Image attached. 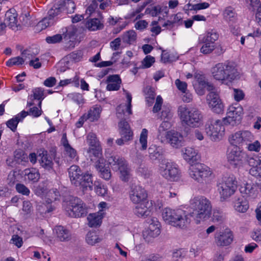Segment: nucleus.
Returning <instances> with one entry per match:
<instances>
[{"mask_svg":"<svg viewBox=\"0 0 261 261\" xmlns=\"http://www.w3.org/2000/svg\"><path fill=\"white\" fill-rule=\"evenodd\" d=\"M190 207L193 211L191 213V216L197 224L199 223L201 221L208 219L211 215V202L204 196H199L191 199L190 201Z\"/></svg>","mask_w":261,"mask_h":261,"instance_id":"1","label":"nucleus"},{"mask_svg":"<svg viewBox=\"0 0 261 261\" xmlns=\"http://www.w3.org/2000/svg\"><path fill=\"white\" fill-rule=\"evenodd\" d=\"M162 217L163 220L170 225L180 228H187L191 222V213L181 210H172L165 208L163 210Z\"/></svg>","mask_w":261,"mask_h":261,"instance_id":"2","label":"nucleus"},{"mask_svg":"<svg viewBox=\"0 0 261 261\" xmlns=\"http://www.w3.org/2000/svg\"><path fill=\"white\" fill-rule=\"evenodd\" d=\"M177 113L183 126L196 127L202 123V112L196 107L180 106L178 108Z\"/></svg>","mask_w":261,"mask_h":261,"instance_id":"3","label":"nucleus"},{"mask_svg":"<svg viewBox=\"0 0 261 261\" xmlns=\"http://www.w3.org/2000/svg\"><path fill=\"white\" fill-rule=\"evenodd\" d=\"M238 182L233 174H226L219 179L217 183V191L221 201H226L234 194Z\"/></svg>","mask_w":261,"mask_h":261,"instance_id":"4","label":"nucleus"},{"mask_svg":"<svg viewBox=\"0 0 261 261\" xmlns=\"http://www.w3.org/2000/svg\"><path fill=\"white\" fill-rule=\"evenodd\" d=\"M107 161L111 169L119 173V177L123 181H128L131 175L130 169L124 158L118 154H113L107 156Z\"/></svg>","mask_w":261,"mask_h":261,"instance_id":"5","label":"nucleus"},{"mask_svg":"<svg viewBox=\"0 0 261 261\" xmlns=\"http://www.w3.org/2000/svg\"><path fill=\"white\" fill-rule=\"evenodd\" d=\"M224 125L222 119H210L205 124V132L212 141H220L224 135Z\"/></svg>","mask_w":261,"mask_h":261,"instance_id":"6","label":"nucleus"},{"mask_svg":"<svg viewBox=\"0 0 261 261\" xmlns=\"http://www.w3.org/2000/svg\"><path fill=\"white\" fill-rule=\"evenodd\" d=\"M202 85L210 91L206 97L209 107L216 113L220 114L224 110V106L220 99L218 90L208 82H204Z\"/></svg>","mask_w":261,"mask_h":261,"instance_id":"7","label":"nucleus"},{"mask_svg":"<svg viewBox=\"0 0 261 261\" xmlns=\"http://www.w3.org/2000/svg\"><path fill=\"white\" fill-rule=\"evenodd\" d=\"M65 211L70 217H81L87 214L86 204L80 198L71 197L67 202Z\"/></svg>","mask_w":261,"mask_h":261,"instance_id":"8","label":"nucleus"},{"mask_svg":"<svg viewBox=\"0 0 261 261\" xmlns=\"http://www.w3.org/2000/svg\"><path fill=\"white\" fill-rule=\"evenodd\" d=\"M227 159L234 168H240L246 163L247 154L239 146H232L228 149Z\"/></svg>","mask_w":261,"mask_h":261,"instance_id":"9","label":"nucleus"},{"mask_svg":"<svg viewBox=\"0 0 261 261\" xmlns=\"http://www.w3.org/2000/svg\"><path fill=\"white\" fill-rule=\"evenodd\" d=\"M190 177L200 184L206 182L212 172L207 166L200 163L191 165L189 169Z\"/></svg>","mask_w":261,"mask_h":261,"instance_id":"10","label":"nucleus"},{"mask_svg":"<svg viewBox=\"0 0 261 261\" xmlns=\"http://www.w3.org/2000/svg\"><path fill=\"white\" fill-rule=\"evenodd\" d=\"M160 172L162 176L170 181L177 180L179 175L177 165L166 159L162 160Z\"/></svg>","mask_w":261,"mask_h":261,"instance_id":"11","label":"nucleus"},{"mask_svg":"<svg viewBox=\"0 0 261 261\" xmlns=\"http://www.w3.org/2000/svg\"><path fill=\"white\" fill-rule=\"evenodd\" d=\"M243 114V109L242 106L235 104L230 106L227 109V116L222 120L225 125L234 126L239 124Z\"/></svg>","mask_w":261,"mask_h":261,"instance_id":"12","label":"nucleus"},{"mask_svg":"<svg viewBox=\"0 0 261 261\" xmlns=\"http://www.w3.org/2000/svg\"><path fill=\"white\" fill-rule=\"evenodd\" d=\"M149 224L147 229L143 232L144 239L148 243L152 242L161 233L160 223L156 218H151Z\"/></svg>","mask_w":261,"mask_h":261,"instance_id":"13","label":"nucleus"},{"mask_svg":"<svg viewBox=\"0 0 261 261\" xmlns=\"http://www.w3.org/2000/svg\"><path fill=\"white\" fill-rule=\"evenodd\" d=\"M129 196L130 200L134 203L147 201L146 191L140 186H134L132 187Z\"/></svg>","mask_w":261,"mask_h":261,"instance_id":"14","label":"nucleus"},{"mask_svg":"<svg viewBox=\"0 0 261 261\" xmlns=\"http://www.w3.org/2000/svg\"><path fill=\"white\" fill-rule=\"evenodd\" d=\"M215 242L218 246H225L229 245L233 241V235L229 229L220 231L215 234Z\"/></svg>","mask_w":261,"mask_h":261,"instance_id":"15","label":"nucleus"},{"mask_svg":"<svg viewBox=\"0 0 261 261\" xmlns=\"http://www.w3.org/2000/svg\"><path fill=\"white\" fill-rule=\"evenodd\" d=\"M242 197L246 198H255L258 194L257 188L256 185L252 184H246L240 189Z\"/></svg>","mask_w":261,"mask_h":261,"instance_id":"16","label":"nucleus"},{"mask_svg":"<svg viewBox=\"0 0 261 261\" xmlns=\"http://www.w3.org/2000/svg\"><path fill=\"white\" fill-rule=\"evenodd\" d=\"M166 136L169 143L173 147L177 148L182 145L184 138L180 133L171 130L168 132Z\"/></svg>","mask_w":261,"mask_h":261,"instance_id":"17","label":"nucleus"},{"mask_svg":"<svg viewBox=\"0 0 261 261\" xmlns=\"http://www.w3.org/2000/svg\"><path fill=\"white\" fill-rule=\"evenodd\" d=\"M64 11L63 2L62 0H56L53 7L48 12V15L50 18H53L56 21Z\"/></svg>","mask_w":261,"mask_h":261,"instance_id":"18","label":"nucleus"},{"mask_svg":"<svg viewBox=\"0 0 261 261\" xmlns=\"http://www.w3.org/2000/svg\"><path fill=\"white\" fill-rule=\"evenodd\" d=\"M79 179V184L75 185V186H80L84 192L88 190H92L93 184L91 174L88 172L83 173L81 178Z\"/></svg>","mask_w":261,"mask_h":261,"instance_id":"19","label":"nucleus"},{"mask_svg":"<svg viewBox=\"0 0 261 261\" xmlns=\"http://www.w3.org/2000/svg\"><path fill=\"white\" fill-rule=\"evenodd\" d=\"M56 238L61 242H67L71 239V233L62 226H57L54 229Z\"/></svg>","mask_w":261,"mask_h":261,"instance_id":"20","label":"nucleus"},{"mask_svg":"<svg viewBox=\"0 0 261 261\" xmlns=\"http://www.w3.org/2000/svg\"><path fill=\"white\" fill-rule=\"evenodd\" d=\"M32 92L33 94L30 95L28 99L27 107L33 106L35 105L34 100L37 99L39 100L38 106L40 108L42 100L45 97L43 89L41 88H36L33 90Z\"/></svg>","mask_w":261,"mask_h":261,"instance_id":"21","label":"nucleus"},{"mask_svg":"<svg viewBox=\"0 0 261 261\" xmlns=\"http://www.w3.org/2000/svg\"><path fill=\"white\" fill-rule=\"evenodd\" d=\"M17 15L15 12H12L11 11H8L5 14V23L6 26L7 25L13 30H18L19 24L18 23L17 18Z\"/></svg>","mask_w":261,"mask_h":261,"instance_id":"22","label":"nucleus"},{"mask_svg":"<svg viewBox=\"0 0 261 261\" xmlns=\"http://www.w3.org/2000/svg\"><path fill=\"white\" fill-rule=\"evenodd\" d=\"M38 160L40 165L44 169L47 170L53 169V159L48 155L47 151L43 150L42 153H40L38 156Z\"/></svg>","mask_w":261,"mask_h":261,"instance_id":"23","label":"nucleus"},{"mask_svg":"<svg viewBox=\"0 0 261 261\" xmlns=\"http://www.w3.org/2000/svg\"><path fill=\"white\" fill-rule=\"evenodd\" d=\"M223 65L225 81L231 82L239 77V72L233 65L229 63H223Z\"/></svg>","mask_w":261,"mask_h":261,"instance_id":"24","label":"nucleus"},{"mask_svg":"<svg viewBox=\"0 0 261 261\" xmlns=\"http://www.w3.org/2000/svg\"><path fill=\"white\" fill-rule=\"evenodd\" d=\"M107 84L106 89L108 91H117L120 88L121 80L118 75H109L106 81Z\"/></svg>","mask_w":261,"mask_h":261,"instance_id":"25","label":"nucleus"},{"mask_svg":"<svg viewBox=\"0 0 261 261\" xmlns=\"http://www.w3.org/2000/svg\"><path fill=\"white\" fill-rule=\"evenodd\" d=\"M120 134L121 137L125 139V141H129L133 139V132L128 123L125 120L121 121L119 123Z\"/></svg>","mask_w":261,"mask_h":261,"instance_id":"26","label":"nucleus"},{"mask_svg":"<svg viewBox=\"0 0 261 261\" xmlns=\"http://www.w3.org/2000/svg\"><path fill=\"white\" fill-rule=\"evenodd\" d=\"M183 158L189 164L194 163L199 159L197 152L192 147H187L182 150Z\"/></svg>","mask_w":261,"mask_h":261,"instance_id":"27","label":"nucleus"},{"mask_svg":"<svg viewBox=\"0 0 261 261\" xmlns=\"http://www.w3.org/2000/svg\"><path fill=\"white\" fill-rule=\"evenodd\" d=\"M234 210L240 213L246 212L249 208V204L247 199L241 196L236 197L233 201Z\"/></svg>","mask_w":261,"mask_h":261,"instance_id":"28","label":"nucleus"},{"mask_svg":"<svg viewBox=\"0 0 261 261\" xmlns=\"http://www.w3.org/2000/svg\"><path fill=\"white\" fill-rule=\"evenodd\" d=\"M83 173L80 168L76 165H72L68 169V174L72 184L77 185L79 184V179L81 178Z\"/></svg>","mask_w":261,"mask_h":261,"instance_id":"29","label":"nucleus"},{"mask_svg":"<svg viewBox=\"0 0 261 261\" xmlns=\"http://www.w3.org/2000/svg\"><path fill=\"white\" fill-rule=\"evenodd\" d=\"M211 72L212 76L215 80L225 81L223 63H219L216 64L212 68Z\"/></svg>","mask_w":261,"mask_h":261,"instance_id":"30","label":"nucleus"},{"mask_svg":"<svg viewBox=\"0 0 261 261\" xmlns=\"http://www.w3.org/2000/svg\"><path fill=\"white\" fill-rule=\"evenodd\" d=\"M148 154L150 159L152 161L161 159L164 154V150L161 146L152 144L148 148Z\"/></svg>","mask_w":261,"mask_h":261,"instance_id":"31","label":"nucleus"},{"mask_svg":"<svg viewBox=\"0 0 261 261\" xmlns=\"http://www.w3.org/2000/svg\"><path fill=\"white\" fill-rule=\"evenodd\" d=\"M25 114V111H22L16 115L14 118L8 120L6 123L7 127L13 132H15L19 122L21 121L26 117Z\"/></svg>","mask_w":261,"mask_h":261,"instance_id":"32","label":"nucleus"},{"mask_svg":"<svg viewBox=\"0 0 261 261\" xmlns=\"http://www.w3.org/2000/svg\"><path fill=\"white\" fill-rule=\"evenodd\" d=\"M137 204L135 209L134 213L138 217H146L150 214V211L149 210L147 204L148 202L145 201L140 203H136Z\"/></svg>","mask_w":261,"mask_h":261,"instance_id":"33","label":"nucleus"},{"mask_svg":"<svg viewBox=\"0 0 261 261\" xmlns=\"http://www.w3.org/2000/svg\"><path fill=\"white\" fill-rule=\"evenodd\" d=\"M102 216L98 213L90 214L87 217L88 224L90 227H97L101 223Z\"/></svg>","mask_w":261,"mask_h":261,"instance_id":"34","label":"nucleus"},{"mask_svg":"<svg viewBox=\"0 0 261 261\" xmlns=\"http://www.w3.org/2000/svg\"><path fill=\"white\" fill-rule=\"evenodd\" d=\"M94 158L91 159V161L94 162L95 166L97 171H99L106 165V160L102 157L101 153L98 150H95L93 152Z\"/></svg>","mask_w":261,"mask_h":261,"instance_id":"35","label":"nucleus"},{"mask_svg":"<svg viewBox=\"0 0 261 261\" xmlns=\"http://www.w3.org/2000/svg\"><path fill=\"white\" fill-rule=\"evenodd\" d=\"M190 257L188 251L185 249L175 250L172 253V258L175 261H186Z\"/></svg>","mask_w":261,"mask_h":261,"instance_id":"36","label":"nucleus"},{"mask_svg":"<svg viewBox=\"0 0 261 261\" xmlns=\"http://www.w3.org/2000/svg\"><path fill=\"white\" fill-rule=\"evenodd\" d=\"M85 26L90 31L101 30L103 28V24L97 18L90 19L86 22Z\"/></svg>","mask_w":261,"mask_h":261,"instance_id":"37","label":"nucleus"},{"mask_svg":"<svg viewBox=\"0 0 261 261\" xmlns=\"http://www.w3.org/2000/svg\"><path fill=\"white\" fill-rule=\"evenodd\" d=\"M102 239V237L98 235L95 231L88 232L86 238V242L92 246L100 242Z\"/></svg>","mask_w":261,"mask_h":261,"instance_id":"38","label":"nucleus"},{"mask_svg":"<svg viewBox=\"0 0 261 261\" xmlns=\"http://www.w3.org/2000/svg\"><path fill=\"white\" fill-rule=\"evenodd\" d=\"M76 32L77 29L73 24L70 25L62 29L63 38L66 40H68L73 38L75 36Z\"/></svg>","mask_w":261,"mask_h":261,"instance_id":"39","label":"nucleus"},{"mask_svg":"<svg viewBox=\"0 0 261 261\" xmlns=\"http://www.w3.org/2000/svg\"><path fill=\"white\" fill-rule=\"evenodd\" d=\"M24 175L27 176L28 179L33 182H36L40 178V173L35 168L26 169L24 170Z\"/></svg>","mask_w":261,"mask_h":261,"instance_id":"40","label":"nucleus"},{"mask_svg":"<svg viewBox=\"0 0 261 261\" xmlns=\"http://www.w3.org/2000/svg\"><path fill=\"white\" fill-rule=\"evenodd\" d=\"M136 33L133 30H129L125 32L122 36V39L123 42L132 44L136 40Z\"/></svg>","mask_w":261,"mask_h":261,"instance_id":"41","label":"nucleus"},{"mask_svg":"<svg viewBox=\"0 0 261 261\" xmlns=\"http://www.w3.org/2000/svg\"><path fill=\"white\" fill-rule=\"evenodd\" d=\"M254 138L251 133L248 130L241 131V147L245 146L249 142L254 141Z\"/></svg>","mask_w":261,"mask_h":261,"instance_id":"42","label":"nucleus"},{"mask_svg":"<svg viewBox=\"0 0 261 261\" xmlns=\"http://www.w3.org/2000/svg\"><path fill=\"white\" fill-rule=\"evenodd\" d=\"M229 143L233 146H241V131L231 134L229 137Z\"/></svg>","mask_w":261,"mask_h":261,"instance_id":"43","label":"nucleus"},{"mask_svg":"<svg viewBox=\"0 0 261 261\" xmlns=\"http://www.w3.org/2000/svg\"><path fill=\"white\" fill-rule=\"evenodd\" d=\"M219 35L215 30L208 31L206 35L202 39V42H208L215 44V42L218 39Z\"/></svg>","mask_w":261,"mask_h":261,"instance_id":"44","label":"nucleus"},{"mask_svg":"<svg viewBox=\"0 0 261 261\" xmlns=\"http://www.w3.org/2000/svg\"><path fill=\"white\" fill-rule=\"evenodd\" d=\"M55 22V20L53 18H50L48 15L47 17H44L42 20L38 23L37 27L38 28H40L41 30H43L49 26L53 25Z\"/></svg>","mask_w":261,"mask_h":261,"instance_id":"45","label":"nucleus"},{"mask_svg":"<svg viewBox=\"0 0 261 261\" xmlns=\"http://www.w3.org/2000/svg\"><path fill=\"white\" fill-rule=\"evenodd\" d=\"M100 113V108L98 107L91 108L89 111L88 114V119L90 121H94L97 120L99 117Z\"/></svg>","mask_w":261,"mask_h":261,"instance_id":"46","label":"nucleus"},{"mask_svg":"<svg viewBox=\"0 0 261 261\" xmlns=\"http://www.w3.org/2000/svg\"><path fill=\"white\" fill-rule=\"evenodd\" d=\"M94 190L99 196H105L107 193V188L103 184L98 181H95L94 184Z\"/></svg>","mask_w":261,"mask_h":261,"instance_id":"47","label":"nucleus"},{"mask_svg":"<svg viewBox=\"0 0 261 261\" xmlns=\"http://www.w3.org/2000/svg\"><path fill=\"white\" fill-rule=\"evenodd\" d=\"M203 44L200 48V52L207 55L211 53L215 48V44L208 42H202Z\"/></svg>","mask_w":261,"mask_h":261,"instance_id":"48","label":"nucleus"},{"mask_svg":"<svg viewBox=\"0 0 261 261\" xmlns=\"http://www.w3.org/2000/svg\"><path fill=\"white\" fill-rule=\"evenodd\" d=\"M146 94V101L149 106H151L154 102L155 94L150 88H146L145 90Z\"/></svg>","mask_w":261,"mask_h":261,"instance_id":"49","label":"nucleus"},{"mask_svg":"<svg viewBox=\"0 0 261 261\" xmlns=\"http://www.w3.org/2000/svg\"><path fill=\"white\" fill-rule=\"evenodd\" d=\"M59 196V192L57 189H51L49 190L47 194L48 198L46 200V202H47L48 204L51 203L53 201L57 200Z\"/></svg>","mask_w":261,"mask_h":261,"instance_id":"50","label":"nucleus"},{"mask_svg":"<svg viewBox=\"0 0 261 261\" xmlns=\"http://www.w3.org/2000/svg\"><path fill=\"white\" fill-rule=\"evenodd\" d=\"M224 16L226 20L233 21L237 17V14L232 7H228L225 10Z\"/></svg>","mask_w":261,"mask_h":261,"instance_id":"51","label":"nucleus"},{"mask_svg":"<svg viewBox=\"0 0 261 261\" xmlns=\"http://www.w3.org/2000/svg\"><path fill=\"white\" fill-rule=\"evenodd\" d=\"M147 134L148 131L146 128H143L140 135L139 142L141 144V149L145 150L147 147Z\"/></svg>","mask_w":261,"mask_h":261,"instance_id":"52","label":"nucleus"},{"mask_svg":"<svg viewBox=\"0 0 261 261\" xmlns=\"http://www.w3.org/2000/svg\"><path fill=\"white\" fill-rule=\"evenodd\" d=\"M246 148L250 151L259 152L260 149V144L258 141L249 142L245 146Z\"/></svg>","mask_w":261,"mask_h":261,"instance_id":"53","label":"nucleus"},{"mask_svg":"<svg viewBox=\"0 0 261 261\" xmlns=\"http://www.w3.org/2000/svg\"><path fill=\"white\" fill-rule=\"evenodd\" d=\"M246 161L251 167H256L261 166V160L258 156L248 157L247 155Z\"/></svg>","mask_w":261,"mask_h":261,"instance_id":"54","label":"nucleus"},{"mask_svg":"<svg viewBox=\"0 0 261 261\" xmlns=\"http://www.w3.org/2000/svg\"><path fill=\"white\" fill-rule=\"evenodd\" d=\"M26 116L27 115H30L34 117H38L42 114L41 107L40 108L38 107H33L30 108L28 111H25Z\"/></svg>","mask_w":261,"mask_h":261,"instance_id":"55","label":"nucleus"},{"mask_svg":"<svg viewBox=\"0 0 261 261\" xmlns=\"http://www.w3.org/2000/svg\"><path fill=\"white\" fill-rule=\"evenodd\" d=\"M87 142L89 145L92 147H97L99 145V142L97 139L96 136L93 133H90L87 137Z\"/></svg>","mask_w":261,"mask_h":261,"instance_id":"56","label":"nucleus"},{"mask_svg":"<svg viewBox=\"0 0 261 261\" xmlns=\"http://www.w3.org/2000/svg\"><path fill=\"white\" fill-rule=\"evenodd\" d=\"M24 60L20 57L12 58L6 62L7 66L11 67L13 65H19L24 63Z\"/></svg>","mask_w":261,"mask_h":261,"instance_id":"57","label":"nucleus"},{"mask_svg":"<svg viewBox=\"0 0 261 261\" xmlns=\"http://www.w3.org/2000/svg\"><path fill=\"white\" fill-rule=\"evenodd\" d=\"M171 126L170 123L168 121H163L161 124L160 125L159 128H158V132H159V135L162 136L166 134V131L170 128Z\"/></svg>","mask_w":261,"mask_h":261,"instance_id":"58","label":"nucleus"},{"mask_svg":"<svg viewBox=\"0 0 261 261\" xmlns=\"http://www.w3.org/2000/svg\"><path fill=\"white\" fill-rule=\"evenodd\" d=\"M63 2L64 11L66 9L67 13H73L75 8L74 3L72 0L63 1Z\"/></svg>","mask_w":261,"mask_h":261,"instance_id":"59","label":"nucleus"},{"mask_svg":"<svg viewBox=\"0 0 261 261\" xmlns=\"http://www.w3.org/2000/svg\"><path fill=\"white\" fill-rule=\"evenodd\" d=\"M154 62L155 59L154 57L150 55L147 56L142 61V67L143 68H149Z\"/></svg>","mask_w":261,"mask_h":261,"instance_id":"60","label":"nucleus"},{"mask_svg":"<svg viewBox=\"0 0 261 261\" xmlns=\"http://www.w3.org/2000/svg\"><path fill=\"white\" fill-rule=\"evenodd\" d=\"M188 5L189 6V8L190 10L196 11L206 9L210 6V4L206 2L194 5L188 4Z\"/></svg>","mask_w":261,"mask_h":261,"instance_id":"61","label":"nucleus"},{"mask_svg":"<svg viewBox=\"0 0 261 261\" xmlns=\"http://www.w3.org/2000/svg\"><path fill=\"white\" fill-rule=\"evenodd\" d=\"M62 34H56L53 36H48L46 38V41L48 43H57L60 42L63 39Z\"/></svg>","mask_w":261,"mask_h":261,"instance_id":"62","label":"nucleus"},{"mask_svg":"<svg viewBox=\"0 0 261 261\" xmlns=\"http://www.w3.org/2000/svg\"><path fill=\"white\" fill-rule=\"evenodd\" d=\"M16 191L22 195L28 196L30 193V190L23 184H17L16 185Z\"/></svg>","mask_w":261,"mask_h":261,"instance_id":"63","label":"nucleus"},{"mask_svg":"<svg viewBox=\"0 0 261 261\" xmlns=\"http://www.w3.org/2000/svg\"><path fill=\"white\" fill-rule=\"evenodd\" d=\"M65 154L71 159L77 158L76 151L70 145L64 147Z\"/></svg>","mask_w":261,"mask_h":261,"instance_id":"64","label":"nucleus"}]
</instances>
